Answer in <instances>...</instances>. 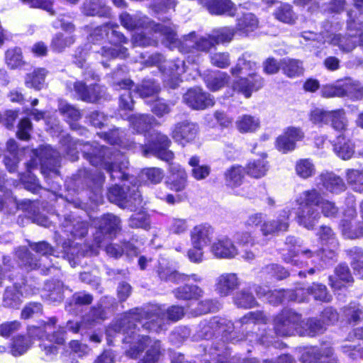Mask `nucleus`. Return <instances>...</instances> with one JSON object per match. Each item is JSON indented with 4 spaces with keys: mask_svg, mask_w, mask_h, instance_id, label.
<instances>
[{
    "mask_svg": "<svg viewBox=\"0 0 363 363\" xmlns=\"http://www.w3.org/2000/svg\"><path fill=\"white\" fill-rule=\"evenodd\" d=\"M57 320L55 317L50 318L48 322L40 327L28 326V337L18 335L13 339L11 345V353L17 357L23 354L32 346L33 340H41V348L45 352L48 359H52L57 354V347L54 345H62L65 340V331L59 327L55 330Z\"/></svg>",
    "mask_w": 363,
    "mask_h": 363,
    "instance_id": "obj_1",
    "label": "nucleus"
},
{
    "mask_svg": "<svg viewBox=\"0 0 363 363\" xmlns=\"http://www.w3.org/2000/svg\"><path fill=\"white\" fill-rule=\"evenodd\" d=\"M133 317L125 316L113 326V330L126 334L123 340L125 352L131 358H138L145 350V354L138 363H156L162 354L160 342L132 330L135 328Z\"/></svg>",
    "mask_w": 363,
    "mask_h": 363,
    "instance_id": "obj_2",
    "label": "nucleus"
},
{
    "mask_svg": "<svg viewBox=\"0 0 363 363\" xmlns=\"http://www.w3.org/2000/svg\"><path fill=\"white\" fill-rule=\"evenodd\" d=\"M258 69V65L252 55L243 54L230 69L232 76L238 78L233 82V89L243 94L246 98H250L254 91L259 90L263 86L264 81L257 74Z\"/></svg>",
    "mask_w": 363,
    "mask_h": 363,
    "instance_id": "obj_3",
    "label": "nucleus"
},
{
    "mask_svg": "<svg viewBox=\"0 0 363 363\" xmlns=\"http://www.w3.org/2000/svg\"><path fill=\"white\" fill-rule=\"evenodd\" d=\"M118 26L106 23L95 28L89 34L88 40L93 44L101 43L105 40L108 45L101 48L100 54L103 58L112 60L117 57L125 58L128 56V50L122 45L128 43V39L117 30Z\"/></svg>",
    "mask_w": 363,
    "mask_h": 363,
    "instance_id": "obj_4",
    "label": "nucleus"
},
{
    "mask_svg": "<svg viewBox=\"0 0 363 363\" xmlns=\"http://www.w3.org/2000/svg\"><path fill=\"white\" fill-rule=\"evenodd\" d=\"M156 36L155 39L147 38L143 33H135L133 36V44L134 46H147L155 45L157 42L158 36H162L163 43L169 47L170 49L178 48L181 52L188 53L196 50L197 35L195 32L184 35L182 39L178 40L175 38L174 28L168 26L156 24L155 29Z\"/></svg>",
    "mask_w": 363,
    "mask_h": 363,
    "instance_id": "obj_5",
    "label": "nucleus"
},
{
    "mask_svg": "<svg viewBox=\"0 0 363 363\" xmlns=\"http://www.w3.org/2000/svg\"><path fill=\"white\" fill-rule=\"evenodd\" d=\"M275 332L281 336L292 335L295 332L302 335L314 336L323 333L325 324L312 318L301 322L300 315L291 310H285L274 320Z\"/></svg>",
    "mask_w": 363,
    "mask_h": 363,
    "instance_id": "obj_6",
    "label": "nucleus"
},
{
    "mask_svg": "<svg viewBox=\"0 0 363 363\" xmlns=\"http://www.w3.org/2000/svg\"><path fill=\"white\" fill-rule=\"evenodd\" d=\"M91 153H86L91 164L101 166L110 173L113 179H128L129 175L125 172L128 162L124 155L118 152H113L108 148L100 147Z\"/></svg>",
    "mask_w": 363,
    "mask_h": 363,
    "instance_id": "obj_7",
    "label": "nucleus"
},
{
    "mask_svg": "<svg viewBox=\"0 0 363 363\" xmlns=\"http://www.w3.org/2000/svg\"><path fill=\"white\" fill-rule=\"evenodd\" d=\"M320 194L315 190L305 191L299 194L296 202L298 205L296 220L299 225L311 230L320 216L313 206L319 204Z\"/></svg>",
    "mask_w": 363,
    "mask_h": 363,
    "instance_id": "obj_8",
    "label": "nucleus"
},
{
    "mask_svg": "<svg viewBox=\"0 0 363 363\" xmlns=\"http://www.w3.org/2000/svg\"><path fill=\"white\" fill-rule=\"evenodd\" d=\"M286 245L289 246L288 253L283 254L285 262L291 263L294 265L303 267L308 265L306 259H310V262L314 267L311 268L308 273L313 274L315 270H320L321 267H317L316 262L320 259V251L315 249H308L301 245L298 244L297 240L292 237L286 239Z\"/></svg>",
    "mask_w": 363,
    "mask_h": 363,
    "instance_id": "obj_9",
    "label": "nucleus"
},
{
    "mask_svg": "<svg viewBox=\"0 0 363 363\" xmlns=\"http://www.w3.org/2000/svg\"><path fill=\"white\" fill-rule=\"evenodd\" d=\"M96 225H98L99 231L98 233L103 235L104 238L101 240L100 236L97 235L95 238V243L90 247L89 250L79 251V255H93L98 254V248L102 246L106 240L111 239L118 231L121 230L120 219L112 214H107L101 217Z\"/></svg>",
    "mask_w": 363,
    "mask_h": 363,
    "instance_id": "obj_10",
    "label": "nucleus"
},
{
    "mask_svg": "<svg viewBox=\"0 0 363 363\" xmlns=\"http://www.w3.org/2000/svg\"><path fill=\"white\" fill-rule=\"evenodd\" d=\"M163 60V57L159 54L152 55L150 57L148 63L151 65H158L169 79H165L164 83L170 88L174 89L179 84V77L186 71V65L184 60H177L174 62H166L165 65H160Z\"/></svg>",
    "mask_w": 363,
    "mask_h": 363,
    "instance_id": "obj_11",
    "label": "nucleus"
},
{
    "mask_svg": "<svg viewBox=\"0 0 363 363\" xmlns=\"http://www.w3.org/2000/svg\"><path fill=\"white\" fill-rule=\"evenodd\" d=\"M170 143L171 141L167 135L157 133L152 145L145 144V147L143 145H140L139 147L142 149L144 156L152 154L162 160L170 162L174 158L173 152L167 150Z\"/></svg>",
    "mask_w": 363,
    "mask_h": 363,
    "instance_id": "obj_12",
    "label": "nucleus"
},
{
    "mask_svg": "<svg viewBox=\"0 0 363 363\" xmlns=\"http://www.w3.org/2000/svg\"><path fill=\"white\" fill-rule=\"evenodd\" d=\"M199 131L196 123L186 120L177 123L172 127L171 136L176 143L185 146L197 138Z\"/></svg>",
    "mask_w": 363,
    "mask_h": 363,
    "instance_id": "obj_13",
    "label": "nucleus"
},
{
    "mask_svg": "<svg viewBox=\"0 0 363 363\" xmlns=\"http://www.w3.org/2000/svg\"><path fill=\"white\" fill-rule=\"evenodd\" d=\"M184 102L195 110H203L214 105V98L200 88L189 89L183 96Z\"/></svg>",
    "mask_w": 363,
    "mask_h": 363,
    "instance_id": "obj_14",
    "label": "nucleus"
},
{
    "mask_svg": "<svg viewBox=\"0 0 363 363\" xmlns=\"http://www.w3.org/2000/svg\"><path fill=\"white\" fill-rule=\"evenodd\" d=\"M304 137L303 132L296 127H288L283 133L277 138L276 147L283 153H287L296 148V143Z\"/></svg>",
    "mask_w": 363,
    "mask_h": 363,
    "instance_id": "obj_15",
    "label": "nucleus"
},
{
    "mask_svg": "<svg viewBox=\"0 0 363 363\" xmlns=\"http://www.w3.org/2000/svg\"><path fill=\"white\" fill-rule=\"evenodd\" d=\"M289 211L283 210L281 213L274 219H267L261 226L263 235H274L279 232L286 231L289 228Z\"/></svg>",
    "mask_w": 363,
    "mask_h": 363,
    "instance_id": "obj_16",
    "label": "nucleus"
},
{
    "mask_svg": "<svg viewBox=\"0 0 363 363\" xmlns=\"http://www.w3.org/2000/svg\"><path fill=\"white\" fill-rule=\"evenodd\" d=\"M359 27L356 34L350 33L348 36H340L339 35H329L327 36L325 42H328L334 45H337L343 52H350L359 42L362 36V24L359 23Z\"/></svg>",
    "mask_w": 363,
    "mask_h": 363,
    "instance_id": "obj_17",
    "label": "nucleus"
},
{
    "mask_svg": "<svg viewBox=\"0 0 363 363\" xmlns=\"http://www.w3.org/2000/svg\"><path fill=\"white\" fill-rule=\"evenodd\" d=\"M240 286V280L235 273H223L215 281V291L220 296H229Z\"/></svg>",
    "mask_w": 363,
    "mask_h": 363,
    "instance_id": "obj_18",
    "label": "nucleus"
},
{
    "mask_svg": "<svg viewBox=\"0 0 363 363\" xmlns=\"http://www.w3.org/2000/svg\"><path fill=\"white\" fill-rule=\"evenodd\" d=\"M211 251L218 258L230 259L238 255L233 241L226 236L218 238L211 245Z\"/></svg>",
    "mask_w": 363,
    "mask_h": 363,
    "instance_id": "obj_19",
    "label": "nucleus"
},
{
    "mask_svg": "<svg viewBox=\"0 0 363 363\" xmlns=\"http://www.w3.org/2000/svg\"><path fill=\"white\" fill-rule=\"evenodd\" d=\"M143 315L145 316V319L147 321L143 320V318L140 320L143 327L147 330L158 331L162 329V324L164 323L165 313L158 306H152L143 311Z\"/></svg>",
    "mask_w": 363,
    "mask_h": 363,
    "instance_id": "obj_20",
    "label": "nucleus"
},
{
    "mask_svg": "<svg viewBox=\"0 0 363 363\" xmlns=\"http://www.w3.org/2000/svg\"><path fill=\"white\" fill-rule=\"evenodd\" d=\"M169 188L176 191L184 190L186 186L187 174L185 169L178 163L169 164Z\"/></svg>",
    "mask_w": 363,
    "mask_h": 363,
    "instance_id": "obj_21",
    "label": "nucleus"
},
{
    "mask_svg": "<svg viewBox=\"0 0 363 363\" xmlns=\"http://www.w3.org/2000/svg\"><path fill=\"white\" fill-rule=\"evenodd\" d=\"M213 234V228L208 224L196 225L191 230V242L192 246H207L211 242Z\"/></svg>",
    "mask_w": 363,
    "mask_h": 363,
    "instance_id": "obj_22",
    "label": "nucleus"
},
{
    "mask_svg": "<svg viewBox=\"0 0 363 363\" xmlns=\"http://www.w3.org/2000/svg\"><path fill=\"white\" fill-rule=\"evenodd\" d=\"M203 6L212 15L232 16L236 11V7L230 0H206Z\"/></svg>",
    "mask_w": 363,
    "mask_h": 363,
    "instance_id": "obj_23",
    "label": "nucleus"
},
{
    "mask_svg": "<svg viewBox=\"0 0 363 363\" xmlns=\"http://www.w3.org/2000/svg\"><path fill=\"white\" fill-rule=\"evenodd\" d=\"M269 169V165L267 160V155L262 153L259 157L249 161L246 167V172L249 176L259 179L264 177Z\"/></svg>",
    "mask_w": 363,
    "mask_h": 363,
    "instance_id": "obj_24",
    "label": "nucleus"
},
{
    "mask_svg": "<svg viewBox=\"0 0 363 363\" xmlns=\"http://www.w3.org/2000/svg\"><path fill=\"white\" fill-rule=\"evenodd\" d=\"M82 13L86 16H99L108 17L111 9L106 5V0H86L82 8Z\"/></svg>",
    "mask_w": 363,
    "mask_h": 363,
    "instance_id": "obj_25",
    "label": "nucleus"
},
{
    "mask_svg": "<svg viewBox=\"0 0 363 363\" xmlns=\"http://www.w3.org/2000/svg\"><path fill=\"white\" fill-rule=\"evenodd\" d=\"M352 281L353 277L346 264L338 265L335 269V275L330 277V286L335 290L341 289Z\"/></svg>",
    "mask_w": 363,
    "mask_h": 363,
    "instance_id": "obj_26",
    "label": "nucleus"
},
{
    "mask_svg": "<svg viewBox=\"0 0 363 363\" xmlns=\"http://www.w3.org/2000/svg\"><path fill=\"white\" fill-rule=\"evenodd\" d=\"M235 127L241 133H255L260 128V120L256 116L244 114L237 118Z\"/></svg>",
    "mask_w": 363,
    "mask_h": 363,
    "instance_id": "obj_27",
    "label": "nucleus"
},
{
    "mask_svg": "<svg viewBox=\"0 0 363 363\" xmlns=\"http://www.w3.org/2000/svg\"><path fill=\"white\" fill-rule=\"evenodd\" d=\"M301 289H296L294 291H274L269 294L267 300L272 304H278L282 303L285 300H293L298 302L304 301V297L301 296Z\"/></svg>",
    "mask_w": 363,
    "mask_h": 363,
    "instance_id": "obj_28",
    "label": "nucleus"
},
{
    "mask_svg": "<svg viewBox=\"0 0 363 363\" xmlns=\"http://www.w3.org/2000/svg\"><path fill=\"white\" fill-rule=\"evenodd\" d=\"M120 21L121 25L128 30H133L136 28L144 27L150 24V26L155 30V26L152 23L148 21L146 16H136L135 17L131 16L129 13L123 12L120 16ZM155 36L156 35L154 33Z\"/></svg>",
    "mask_w": 363,
    "mask_h": 363,
    "instance_id": "obj_29",
    "label": "nucleus"
},
{
    "mask_svg": "<svg viewBox=\"0 0 363 363\" xmlns=\"http://www.w3.org/2000/svg\"><path fill=\"white\" fill-rule=\"evenodd\" d=\"M334 152L342 160H347L352 157L354 153V144L344 136H339L334 145Z\"/></svg>",
    "mask_w": 363,
    "mask_h": 363,
    "instance_id": "obj_30",
    "label": "nucleus"
},
{
    "mask_svg": "<svg viewBox=\"0 0 363 363\" xmlns=\"http://www.w3.org/2000/svg\"><path fill=\"white\" fill-rule=\"evenodd\" d=\"M74 87L79 97L84 101L95 102L100 96L101 87L99 85L88 88L84 83L77 82Z\"/></svg>",
    "mask_w": 363,
    "mask_h": 363,
    "instance_id": "obj_31",
    "label": "nucleus"
},
{
    "mask_svg": "<svg viewBox=\"0 0 363 363\" xmlns=\"http://www.w3.org/2000/svg\"><path fill=\"white\" fill-rule=\"evenodd\" d=\"M328 125L337 132L345 131L348 126V120L345 110L340 108L329 111Z\"/></svg>",
    "mask_w": 363,
    "mask_h": 363,
    "instance_id": "obj_32",
    "label": "nucleus"
},
{
    "mask_svg": "<svg viewBox=\"0 0 363 363\" xmlns=\"http://www.w3.org/2000/svg\"><path fill=\"white\" fill-rule=\"evenodd\" d=\"M158 275L161 279L172 281H186L193 280L195 282H201L203 278L196 274L191 275L181 274L176 271H173L170 268H166L164 269L158 270Z\"/></svg>",
    "mask_w": 363,
    "mask_h": 363,
    "instance_id": "obj_33",
    "label": "nucleus"
},
{
    "mask_svg": "<svg viewBox=\"0 0 363 363\" xmlns=\"http://www.w3.org/2000/svg\"><path fill=\"white\" fill-rule=\"evenodd\" d=\"M174 294L178 299L197 300L203 296V291L196 285H184L175 289Z\"/></svg>",
    "mask_w": 363,
    "mask_h": 363,
    "instance_id": "obj_34",
    "label": "nucleus"
},
{
    "mask_svg": "<svg viewBox=\"0 0 363 363\" xmlns=\"http://www.w3.org/2000/svg\"><path fill=\"white\" fill-rule=\"evenodd\" d=\"M301 289L302 290V292L300 296L304 297V301L309 294L312 295L316 301L329 302L331 300V296L328 294L325 285L314 283L307 289Z\"/></svg>",
    "mask_w": 363,
    "mask_h": 363,
    "instance_id": "obj_35",
    "label": "nucleus"
},
{
    "mask_svg": "<svg viewBox=\"0 0 363 363\" xmlns=\"http://www.w3.org/2000/svg\"><path fill=\"white\" fill-rule=\"evenodd\" d=\"M245 169L241 166H233L225 173L226 185L233 189L239 187L244 179Z\"/></svg>",
    "mask_w": 363,
    "mask_h": 363,
    "instance_id": "obj_36",
    "label": "nucleus"
},
{
    "mask_svg": "<svg viewBox=\"0 0 363 363\" xmlns=\"http://www.w3.org/2000/svg\"><path fill=\"white\" fill-rule=\"evenodd\" d=\"M132 85V81L128 79L118 82L114 84L116 89H123L126 90L120 97V107L124 110H131L133 106V100L130 92Z\"/></svg>",
    "mask_w": 363,
    "mask_h": 363,
    "instance_id": "obj_37",
    "label": "nucleus"
},
{
    "mask_svg": "<svg viewBox=\"0 0 363 363\" xmlns=\"http://www.w3.org/2000/svg\"><path fill=\"white\" fill-rule=\"evenodd\" d=\"M191 167V176L197 181L206 179L211 173V167L208 164H200V158L198 156H192L188 162Z\"/></svg>",
    "mask_w": 363,
    "mask_h": 363,
    "instance_id": "obj_38",
    "label": "nucleus"
},
{
    "mask_svg": "<svg viewBox=\"0 0 363 363\" xmlns=\"http://www.w3.org/2000/svg\"><path fill=\"white\" fill-rule=\"evenodd\" d=\"M320 179L323 186L331 192L338 193L345 188L342 179L333 173L322 174Z\"/></svg>",
    "mask_w": 363,
    "mask_h": 363,
    "instance_id": "obj_39",
    "label": "nucleus"
},
{
    "mask_svg": "<svg viewBox=\"0 0 363 363\" xmlns=\"http://www.w3.org/2000/svg\"><path fill=\"white\" fill-rule=\"evenodd\" d=\"M47 71L44 68H37L34 71L27 74L25 79L26 86L40 89L44 85L45 78L47 75Z\"/></svg>",
    "mask_w": 363,
    "mask_h": 363,
    "instance_id": "obj_40",
    "label": "nucleus"
},
{
    "mask_svg": "<svg viewBox=\"0 0 363 363\" xmlns=\"http://www.w3.org/2000/svg\"><path fill=\"white\" fill-rule=\"evenodd\" d=\"M281 67L289 77H296L303 72L302 62L297 60L284 59L281 62Z\"/></svg>",
    "mask_w": 363,
    "mask_h": 363,
    "instance_id": "obj_41",
    "label": "nucleus"
},
{
    "mask_svg": "<svg viewBox=\"0 0 363 363\" xmlns=\"http://www.w3.org/2000/svg\"><path fill=\"white\" fill-rule=\"evenodd\" d=\"M342 96H348L353 99H358L363 95L362 88L357 82L350 79H346L341 84Z\"/></svg>",
    "mask_w": 363,
    "mask_h": 363,
    "instance_id": "obj_42",
    "label": "nucleus"
},
{
    "mask_svg": "<svg viewBox=\"0 0 363 363\" xmlns=\"http://www.w3.org/2000/svg\"><path fill=\"white\" fill-rule=\"evenodd\" d=\"M207 87L216 91L227 85L230 82V76L223 72H218L215 75L205 79Z\"/></svg>",
    "mask_w": 363,
    "mask_h": 363,
    "instance_id": "obj_43",
    "label": "nucleus"
},
{
    "mask_svg": "<svg viewBox=\"0 0 363 363\" xmlns=\"http://www.w3.org/2000/svg\"><path fill=\"white\" fill-rule=\"evenodd\" d=\"M21 296H23V292L16 284L8 286L4 295V304L7 307H16L20 303Z\"/></svg>",
    "mask_w": 363,
    "mask_h": 363,
    "instance_id": "obj_44",
    "label": "nucleus"
},
{
    "mask_svg": "<svg viewBox=\"0 0 363 363\" xmlns=\"http://www.w3.org/2000/svg\"><path fill=\"white\" fill-rule=\"evenodd\" d=\"M345 178L354 191L363 194V169L362 170L347 169Z\"/></svg>",
    "mask_w": 363,
    "mask_h": 363,
    "instance_id": "obj_45",
    "label": "nucleus"
},
{
    "mask_svg": "<svg viewBox=\"0 0 363 363\" xmlns=\"http://www.w3.org/2000/svg\"><path fill=\"white\" fill-rule=\"evenodd\" d=\"M133 128L138 133L147 131L155 121L152 117L147 115H135L129 118Z\"/></svg>",
    "mask_w": 363,
    "mask_h": 363,
    "instance_id": "obj_46",
    "label": "nucleus"
},
{
    "mask_svg": "<svg viewBox=\"0 0 363 363\" xmlns=\"http://www.w3.org/2000/svg\"><path fill=\"white\" fill-rule=\"evenodd\" d=\"M160 86L152 80H146L143 82L141 86L137 89V92L140 97L144 99L157 98V94L160 91Z\"/></svg>",
    "mask_w": 363,
    "mask_h": 363,
    "instance_id": "obj_47",
    "label": "nucleus"
},
{
    "mask_svg": "<svg viewBox=\"0 0 363 363\" xmlns=\"http://www.w3.org/2000/svg\"><path fill=\"white\" fill-rule=\"evenodd\" d=\"M105 250L108 255L113 257H120L123 252H125L128 256L138 254V249L130 243H125L123 248L116 245H109L106 247Z\"/></svg>",
    "mask_w": 363,
    "mask_h": 363,
    "instance_id": "obj_48",
    "label": "nucleus"
},
{
    "mask_svg": "<svg viewBox=\"0 0 363 363\" xmlns=\"http://www.w3.org/2000/svg\"><path fill=\"white\" fill-rule=\"evenodd\" d=\"M296 172L299 177L307 179L315 174V165L309 159L299 160L296 164Z\"/></svg>",
    "mask_w": 363,
    "mask_h": 363,
    "instance_id": "obj_49",
    "label": "nucleus"
},
{
    "mask_svg": "<svg viewBox=\"0 0 363 363\" xmlns=\"http://www.w3.org/2000/svg\"><path fill=\"white\" fill-rule=\"evenodd\" d=\"M258 26V21L252 13H246L238 19V28L245 33L255 30Z\"/></svg>",
    "mask_w": 363,
    "mask_h": 363,
    "instance_id": "obj_50",
    "label": "nucleus"
},
{
    "mask_svg": "<svg viewBox=\"0 0 363 363\" xmlns=\"http://www.w3.org/2000/svg\"><path fill=\"white\" fill-rule=\"evenodd\" d=\"M235 303L240 308H252L256 305V301L251 293L247 289H242L236 293L234 297Z\"/></svg>",
    "mask_w": 363,
    "mask_h": 363,
    "instance_id": "obj_51",
    "label": "nucleus"
},
{
    "mask_svg": "<svg viewBox=\"0 0 363 363\" xmlns=\"http://www.w3.org/2000/svg\"><path fill=\"white\" fill-rule=\"evenodd\" d=\"M276 18L283 23H294L296 18L291 6L289 4L281 5L275 11Z\"/></svg>",
    "mask_w": 363,
    "mask_h": 363,
    "instance_id": "obj_52",
    "label": "nucleus"
},
{
    "mask_svg": "<svg viewBox=\"0 0 363 363\" xmlns=\"http://www.w3.org/2000/svg\"><path fill=\"white\" fill-rule=\"evenodd\" d=\"M74 43V38L73 35L57 33L52 39V46L57 51L61 52Z\"/></svg>",
    "mask_w": 363,
    "mask_h": 363,
    "instance_id": "obj_53",
    "label": "nucleus"
},
{
    "mask_svg": "<svg viewBox=\"0 0 363 363\" xmlns=\"http://www.w3.org/2000/svg\"><path fill=\"white\" fill-rule=\"evenodd\" d=\"M211 35L216 45H218L230 42L234 36V30L228 27L220 28L213 30Z\"/></svg>",
    "mask_w": 363,
    "mask_h": 363,
    "instance_id": "obj_54",
    "label": "nucleus"
},
{
    "mask_svg": "<svg viewBox=\"0 0 363 363\" xmlns=\"http://www.w3.org/2000/svg\"><path fill=\"white\" fill-rule=\"evenodd\" d=\"M328 116L329 111L315 108L311 111L309 118L313 124L322 126L328 125Z\"/></svg>",
    "mask_w": 363,
    "mask_h": 363,
    "instance_id": "obj_55",
    "label": "nucleus"
},
{
    "mask_svg": "<svg viewBox=\"0 0 363 363\" xmlns=\"http://www.w3.org/2000/svg\"><path fill=\"white\" fill-rule=\"evenodd\" d=\"M141 177L143 179L145 178L151 184H157L162 180L164 174L160 169L152 167L143 169Z\"/></svg>",
    "mask_w": 363,
    "mask_h": 363,
    "instance_id": "obj_56",
    "label": "nucleus"
},
{
    "mask_svg": "<svg viewBox=\"0 0 363 363\" xmlns=\"http://www.w3.org/2000/svg\"><path fill=\"white\" fill-rule=\"evenodd\" d=\"M129 225L132 228L147 229L150 226L149 217L144 212L135 213L130 217Z\"/></svg>",
    "mask_w": 363,
    "mask_h": 363,
    "instance_id": "obj_57",
    "label": "nucleus"
},
{
    "mask_svg": "<svg viewBox=\"0 0 363 363\" xmlns=\"http://www.w3.org/2000/svg\"><path fill=\"white\" fill-rule=\"evenodd\" d=\"M320 239L325 245H329L332 248L337 246V242L332 229L328 226H322L318 233Z\"/></svg>",
    "mask_w": 363,
    "mask_h": 363,
    "instance_id": "obj_58",
    "label": "nucleus"
},
{
    "mask_svg": "<svg viewBox=\"0 0 363 363\" xmlns=\"http://www.w3.org/2000/svg\"><path fill=\"white\" fill-rule=\"evenodd\" d=\"M189 228L186 220L182 218H172L169 223V230L172 233L179 235L184 233Z\"/></svg>",
    "mask_w": 363,
    "mask_h": 363,
    "instance_id": "obj_59",
    "label": "nucleus"
},
{
    "mask_svg": "<svg viewBox=\"0 0 363 363\" xmlns=\"http://www.w3.org/2000/svg\"><path fill=\"white\" fill-rule=\"evenodd\" d=\"M17 257L22 262V264L33 269L38 267L36 259H33L26 247H20L16 252Z\"/></svg>",
    "mask_w": 363,
    "mask_h": 363,
    "instance_id": "obj_60",
    "label": "nucleus"
},
{
    "mask_svg": "<svg viewBox=\"0 0 363 363\" xmlns=\"http://www.w3.org/2000/svg\"><path fill=\"white\" fill-rule=\"evenodd\" d=\"M6 59L9 66L15 68L19 66L22 62V52L20 48L9 50L6 54Z\"/></svg>",
    "mask_w": 363,
    "mask_h": 363,
    "instance_id": "obj_61",
    "label": "nucleus"
},
{
    "mask_svg": "<svg viewBox=\"0 0 363 363\" xmlns=\"http://www.w3.org/2000/svg\"><path fill=\"white\" fill-rule=\"evenodd\" d=\"M344 313L350 323H356L363 318V311L357 304L350 306L345 310Z\"/></svg>",
    "mask_w": 363,
    "mask_h": 363,
    "instance_id": "obj_62",
    "label": "nucleus"
},
{
    "mask_svg": "<svg viewBox=\"0 0 363 363\" xmlns=\"http://www.w3.org/2000/svg\"><path fill=\"white\" fill-rule=\"evenodd\" d=\"M216 45V42L212 38L211 34L205 36L197 35L196 50L208 52L212 48Z\"/></svg>",
    "mask_w": 363,
    "mask_h": 363,
    "instance_id": "obj_63",
    "label": "nucleus"
},
{
    "mask_svg": "<svg viewBox=\"0 0 363 363\" xmlns=\"http://www.w3.org/2000/svg\"><path fill=\"white\" fill-rule=\"evenodd\" d=\"M317 206L321 208L322 213L325 217H334L338 211V208L334 203L323 199L320 196L319 204Z\"/></svg>",
    "mask_w": 363,
    "mask_h": 363,
    "instance_id": "obj_64",
    "label": "nucleus"
}]
</instances>
